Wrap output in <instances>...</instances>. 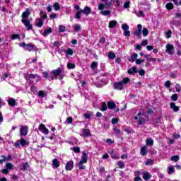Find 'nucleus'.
<instances>
[{
	"instance_id": "c756f323",
	"label": "nucleus",
	"mask_w": 181,
	"mask_h": 181,
	"mask_svg": "<svg viewBox=\"0 0 181 181\" xmlns=\"http://www.w3.org/2000/svg\"><path fill=\"white\" fill-rule=\"evenodd\" d=\"M8 104L11 106L13 107L16 104V100H15L14 98H9L8 99Z\"/></svg>"
},
{
	"instance_id": "e433bc0d",
	"label": "nucleus",
	"mask_w": 181,
	"mask_h": 181,
	"mask_svg": "<svg viewBox=\"0 0 181 181\" xmlns=\"http://www.w3.org/2000/svg\"><path fill=\"white\" fill-rule=\"evenodd\" d=\"M168 173V175H172V173H175V167L173 166L169 167Z\"/></svg>"
},
{
	"instance_id": "9b49d317",
	"label": "nucleus",
	"mask_w": 181,
	"mask_h": 181,
	"mask_svg": "<svg viewBox=\"0 0 181 181\" xmlns=\"http://www.w3.org/2000/svg\"><path fill=\"white\" fill-rule=\"evenodd\" d=\"M83 134H81V136L83 137H88L91 136V132H90V129H82Z\"/></svg>"
},
{
	"instance_id": "4d7b16f0",
	"label": "nucleus",
	"mask_w": 181,
	"mask_h": 181,
	"mask_svg": "<svg viewBox=\"0 0 181 181\" xmlns=\"http://www.w3.org/2000/svg\"><path fill=\"white\" fill-rule=\"evenodd\" d=\"M173 101H177V94L175 93L171 96Z\"/></svg>"
},
{
	"instance_id": "473e14b6",
	"label": "nucleus",
	"mask_w": 181,
	"mask_h": 181,
	"mask_svg": "<svg viewBox=\"0 0 181 181\" xmlns=\"http://www.w3.org/2000/svg\"><path fill=\"white\" fill-rule=\"evenodd\" d=\"M19 141L21 146H25L28 144V141H26V140H25L23 138H21Z\"/></svg>"
},
{
	"instance_id": "393cba45",
	"label": "nucleus",
	"mask_w": 181,
	"mask_h": 181,
	"mask_svg": "<svg viewBox=\"0 0 181 181\" xmlns=\"http://www.w3.org/2000/svg\"><path fill=\"white\" fill-rule=\"evenodd\" d=\"M136 60H138V54L135 53L134 54L132 55L129 62H131V63H134V62H136Z\"/></svg>"
},
{
	"instance_id": "dca6fc26",
	"label": "nucleus",
	"mask_w": 181,
	"mask_h": 181,
	"mask_svg": "<svg viewBox=\"0 0 181 181\" xmlns=\"http://www.w3.org/2000/svg\"><path fill=\"white\" fill-rule=\"evenodd\" d=\"M52 166L54 169H57V168L60 166V163H59V160L57 158L52 160Z\"/></svg>"
},
{
	"instance_id": "c03bdc74",
	"label": "nucleus",
	"mask_w": 181,
	"mask_h": 181,
	"mask_svg": "<svg viewBox=\"0 0 181 181\" xmlns=\"http://www.w3.org/2000/svg\"><path fill=\"white\" fill-rule=\"evenodd\" d=\"M171 160L173 162H178L179 161V156H173L170 158Z\"/></svg>"
},
{
	"instance_id": "39448f33",
	"label": "nucleus",
	"mask_w": 181,
	"mask_h": 181,
	"mask_svg": "<svg viewBox=\"0 0 181 181\" xmlns=\"http://www.w3.org/2000/svg\"><path fill=\"white\" fill-rule=\"evenodd\" d=\"M28 129L29 127L28 126H21L20 136H26V135H28Z\"/></svg>"
},
{
	"instance_id": "b1692460",
	"label": "nucleus",
	"mask_w": 181,
	"mask_h": 181,
	"mask_svg": "<svg viewBox=\"0 0 181 181\" xmlns=\"http://www.w3.org/2000/svg\"><path fill=\"white\" fill-rule=\"evenodd\" d=\"M28 168H29V163L28 162L23 163L21 164V170H28Z\"/></svg>"
},
{
	"instance_id": "5701e85b",
	"label": "nucleus",
	"mask_w": 181,
	"mask_h": 181,
	"mask_svg": "<svg viewBox=\"0 0 181 181\" xmlns=\"http://www.w3.org/2000/svg\"><path fill=\"white\" fill-rule=\"evenodd\" d=\"M107 107L109 110H114L115 107H117V105H115V103L114 102H109L107 103Z\"/></svg>"
},
{
	"instance_id": "cd10ccee",
	"label": "nucleus",
	"mask_w": 181,
	"mask_h": 181,
	"mask_svg": "<svg viewBox=\"0 0 181 181\" xmlns=\"http://www.w3.org/2000/svg\"><path fill=\"white\" fill-rule=\"evenodd\" d=\"M129 74H134V73H138V69L136 67H132L128 70Z\"/></svg>"
},
{
	"instance_id": "6ab92c4d",
	"label": "nucleus",
	"mask_w": 181,
	"mask_h": 181,
	"mask_svg": "<svg viewBox=\"0 0 181 181\" xmlns=\"http://www.w3.org/2000/svg\"><path fill=\"white\" fill-rule=\"evenodd\" d=\"M101 11L100 12V15H103V16H110L111 15V11L110 10H100Z\"/></svg>"
},
{
	"instance_id": "4be33fe9",
	"label": "nucleus",
	"mask_w": 181,
	"mask_h": 181,
	"mask_svg": "<svg viewBox=\"0 0 181 181\" xmlns=\"http://www.w3.org/2000/svg\"><path fill=\"white\" fill-rule=\"evenodd\" d=\"M170 108H172L173 110V111H175V112H177V111H179V107L176 106V103H171L170 104Z\"/></svg>"
},
{
	"instance_id": "7c9ffc66",
	"label": "nucleus",
	"mask_w": 181,
	"mask_h": 181,
	"mask_svg": "<svg viewBox=\"0 0 181 181\" xmlns=\"http://www.w3.org/2000/svg\"><path fill=\"white\" fill-rule=\"evenodd\" d=\"M40 15L42 19H47V14H46V13H45V11H40Z\"/></svg>"
},
{
	"instance_id": "2eb2a0df",
	"label": "nucleus",
	"mask_w": 181,
	"mask_h": 181,
	"mask_svg": "<svg viewBox=\"0 0 181 181\" xmlns=\"http://www.w3.org/2000/svg\"><path fill=\"white\" fill-rule=\"evenodd\" d=\"M117 25H118V22H117V21L115 20H112L109 22L110 29H113V28H117Z\"/></svg>"
},
{
	"instance_id": "e2e57ef3",
	"label": "nucleus",
	"mask_w": 181,
	"mask_h": 181,
	"mask_svg": "<svg viewBox=\"0 0 181 181\" xmlns=\"http://www.w3.org/2000/svg\"><path fill=\"white\" fill-rule=\"evenodd\" d=\"M175 90L176 91H177V93H180V90H181L180 85L179 84L175 85Z\"/></svg>"
},
{
	"instance_id": "9d476101",
	"label": "nucleus",
	"mask_w": 181,
	"mask_h": 181,
	"mask_svg": "<svg viewBox=\"0 0 181 181\" xmlns=\"http://www.w3.org/2000/svg\"><path fill=\"white\" fill-rule=\"evenodd\" d=\"M74 166V163L73 162V160H70L66 163L65 166V169L66 170H73Z\"/></svg>"
},
{
	"instance_id": "2f4dec72",
	"label": "nucleus",
	"mask_w": 181,
	"mask_h": 181,
	"mask_svg": "<svg viewBox=\"0 0 181 181\" xmlns=\"http://www.w3.org/2000/svg\"><path fill=\"white\" fill-rule=\"evenodd\" d=\"M117 165L119 166V169H124V168H125V165L122 160L118 161Z\"/></svg>"
},
{
	"instance_id": "8fccbe9b",
	"label": "nucleus",
	"mask_w": 181,
	"mask_h": 181,
	"mask_svg": "<svg viewBox=\"0 0 181 181\" xmlns=\"http://www.w3.org/2000/svg\"><path fill=\"white\" fill-rule=\"evenodd\" d=\"M46 129V126H45V124H40L39 127H38V129L39 131H40L41 132L45 130Z\"/></svg>"
},
{
	"instance_id": "7ed1b4c3",
	"label": "nucleus",
	"mask_w": 181,
	"mask_h": 181,
	"mask_svg": "<svg viewBox=\"0 0 181 181\" xmlns=\"http://www.w3.org/2000/svg\"><path fill=\"white\" fill-rule=\"evenodd\" d=\"M144 117H145V115L144 114V112H139L137 114V116L134 117V119L138 120L139 125H144V124H145L146 122Z\"/></svg>"
},
{
	"instance_id": "de8ad7c7",
	"label": "nucleus",
	"mask_w": 181,
	"mask_h": 181,
	"mask_svg": "<svg viewBox=\"0 0 181 181\" xmlns=\"http://www.w3.org/2000/svg\"><path fill=\"white\" fill-rule=\"evenodd\" d=\"M98 66V64L95 62H92L90 67L93 70H95V69H97V66Z\"/></svg>"
},
{
	"instance_id": "49530a36",
	"label": "nucleus",
	"mask_w": 181,
	"mask_h": 181,
	"mask_svg": "<svg viewBox=\"0 0 181 181\" xmlns=\"http://www.w3.org/2000/svg\"><path fill=\"white\" fill-rule=\"evenodd\" d=\"M107 103H102V108L100 109V111H107Z\"/></svg>"
},
{
	"instance_id": "f03ea898",
	"label": "nucleus",
	"mask_w": 181,
	"mask_h": 181,
	"mask_svg": "<svg viewBox=\"0 0 181 181\" xmlns=\"http://www.w3.org/2000/svg\"><path fill=\"white\" fill-rule=\"evenodd\" d=\"M25 79L28 80L29 81H31L33 83L35 80V83H37L40 80V76L37 74H30L28 73L25 74Z\"/></svg>"
},
{
	"instance_id": "09e8293b",
	"label": "nucleus",
	"mask_w": 181,
	"mask_h": 181,
	"mask_svg": "<svg viewBox=\"0 0 181 181\" xmlns=\"http://www.w3.org/2000/svg\"><path fill=\"white\" fill-rule=\"evenodd\" d=\"M53 8H54L55 11H60V4L59 3H55Z\"/></svg>"
},
{
	"instance_id": "69168bd1",
	"label": "nucleus",
	"mask_w": 181,
	"mask_h": 181,
	"mask_svg": "<svg viewBox=\"0 0 181 181\" xmlns=\"http://www.w3.org/2000/svg\"><path fill=\"white\" fill-rule=\"evenodd\" d=\"M66 122L68 123V124H71V122H73V118H72V117H68V118L66 119Z\"/></svg>"
},
{
	"instance_id": "f257e3e1",
	"label": "nucleus",
	"mask_w": 181,
	"mask_h": 181,
	"mask_svg": "<svg viewBox=\"0 0 181 181\" xmlns=\"http://www.w3.org/2000/svg\"><path fill=\"white\" fill-rule=\"evenodd\" d=\"M129 81H131V79L128 77H125L122 81L114 83L113 87L115 90H123L125 86H127V83H129Z\"/></svg>"
},
{
	"instance_id": "5fc2aeb1",
	"label": "nucleus",
	"mask_w": 181,
	"mask_h": 181,
	"mask_svg": "<svg viewBox=\"0 0 181 181\" xmlns=\"http://www.w3.org/2000/svg\"><path fill=\"white\" fill-rule=\"evenodd\" d=\"M6 168H7L8 170H11L12 168H13V165L11 163H6Z\"/></svg>"
},
{
	"instance_id": "0eeeda50",
	"label": "nucleus",
	"mask_w": 181,
	"mask_h": 181,
	"mask_svg": "<svg viewBox=\"0 0 181 181\" xmlns=\"http://www.w3.org/2000/svg\"><path fill=\"white\" fill-rule=\"evenodd\" d=\"M165 52L168 53V54H173V50H175V47L170 44H168L165 46Z\"/></svg>"
},
{
	"instance_id": "ddd939ff",
	"label": "nucleus",
	"mask_w": 181,
	"mask_h": 181,
	"mask_svg": "<svg viewBox=\"0 0 181 181\" xmlns=\"http://www.w3.org/2000/svg\"><path fill=\"white\" fill-rule=\"evenodd\" d=\"M82 13H83L84 15H86V16H88L90 13H91V8L88 6L84 7L83 10H81Z\"/></svg>"
},
{
	"instance_id": "79ce46f5",
	"label": "nucleus",
	"mask_w": 181,
	"mask_h": 181,
	"mask_svg": "<svg viewBox=\"0 0 181 181\" xmlns=\"http://www.w3.org/2000/svg\"><path fill=\"white\" fill-rule=\"evenodd\" d=\"M38 97H40V98H45V97H46V94H45L43 90H40L38 92Z\"/></svg>"
},
{
	"instance_id": "a878e982",
	"label": "nucleus",
	"mask_w": 181,
	"mask_h": 181,
	"mask_svg": "<svg viewBox=\"0 0 181 181\" xmlns=\"http://www.w3.org/2000/svg\"><path fill=\"white\" fill-rule=\"evenodd\" d=\"M146 144L147 145V146H152V145H153V139H152L151 138H148L146 140Z\"/></svg>"
},
{
	"instance_id": "0e129e2a",
	"label": "nucleus",
	"mask_w": 181,
	"mask_h": 181,
	"mask_svg": "<svg viewBox=\"0 0 181 181\" xmlns=\"http://www.w3.org/2000/svg\"><path fill=\"white\" fill-rule=\"evenodd\" d=\"M129 4H131L130 1H127L124 4V8H125L126 9L129 8Z\"/></svg>"
},
{
	"instance_id": "bf43d9fd",
	"label": "nucleus",
	"mask_w": 181,
	"mask_h": 181,
	"mask_svg": "<svg viewBox=\"0 0 181 181\" xmlns=\"http://www.w3.org/2000/svg\"><path fill=\"white\" fill-rule=\"evenodd\" d=\"M15 148H19L21 146V141L20 140L16 141V142L14 144Z\"/></svg>"
},
{
	"instance_id": "a211bd4d",
	"label": "nucleus",
	"mask_w": 181,
	"mask_h": 181,
	"mask_svg": "<svg viewBox=\"0 0 181 181\" xmlns=\"http://www.w3.org/2000/svg\"><path fill=\"white\" fill-rule=\"evenodd\" d=\"M43 23H45V22H43L42 18H37L35 21V25L37 26V28H42V26H43Z\"/></svg>"
},
{
	"instance_id": "6e6552de",
	"label": "nucleus",
	"mask_w": 181,
	"mask_h": 181,
	"mask_svg": "<svg viewBox=\"0 0 181 181\" xmlns=\"http://www.w3.org/2000/svg\"><path fill=\"white\" fill-rule=\"evenodd\" d=\"M111 6V2H107L105 4L103 3L99 4L98 6V11H103V9H105V8H110Z\"/></svg>"
},
{
	"instance_id": "37998d69",
	"label": "nucleus",
	"mask_w": 181,
	"mask_h": 181,
	"mask_svg": "<svg viewBox=\"0 0 181 181\" xmlns=\"http://www.w3.org/2000/svg\"><path fill=\"white\" fill-rule=\"evenodd\" d=\"M74 30H75V32H78L79 30H81V25H80L78 24H76L74 25Z\"/></svg>"
},
{
	"instance_id": "20e7f679",
	"label": "nucleus",
	"mask_w": 181,
	"mask_h": 181,
	"mask_svg": "<svg viewBox=\"0 0 181 181\" xmlns=\"http://www.w3.org/2000/svg\"><path fill=\"white\" fill-rule=\"evenodd\" d=\"M122 29L123 30L124 36H126L127 37H129V36H131V32H129V25L125 23L122 24Z\"/></svg>"
},
{
	"instance_id": "052dcab7",
	"label": "nucleus",
	"mask_w": 181,
	"mask_h": 181,
	"mask_svg": "<svg viewBox=\"0 0 181 181\" xmlns=\"http://www.w3.org/2000/svg\"><path fill=\"white\" fill-rule=\"evenodd\" d=\"M1 173L4 175H8V173H9V170H8V168H4L1 170Z\"/></svg>"
},
{
	"instance_id": "603ef678",
	"label": "nucleus",
	"mask_w": 181,
	"mask_h": 181,
	"mask_svg": "<svg viewBox=\"0 0 181 181\" xmlns=\"http://www.w3.org/2000/svg\"><path fill=\"white\" fill-rule=\"evenodd\" d=\"M141 63H145V59H136V64L139 65Z\"/></svg>"
},
{
	"instance_id": "338daca9",
	"label": "nucleus",
	"mask_w": 181,
	"mask_h": 181,
	"mask_svg": "<svg viewBox=\"0 0 181 181\" xmlns=\"http://www.w3.org/2000/svg\"><path fill=\"white\" fill-rule=\"evenodd\" d=\"M166 35H167V38L169 39L171 36H172V30H168L167 33H166Z\"/></svg>"
},
{
	"instance_id": "3c124183",
	"label": "nucleus",
	"mask_w": 181,
	"mask_h": 181,
	"mask_svg": "<svg viewBox=\"0 0 181 181\" xmlns=\"http://www.w3.org/2000/svg\"><path fill=\"white\" fill-rule=\"evenodd\" d=\"M67 67H68V69H75L76 64H71V63L69 62V63H68V64H67Z\"/></svg>"
},
{
	"instance_id": "c9c22d12",
	"label": "nucleus",
	"mask_w": 181,
	"mask_h": 181,
	"mask_svg": "<svg viewBox=\"0 0 181 181\" xmlns=\"http://www.w3.org/2000/svg\"><path fill=\"white\" fill-rule=\"evenodd\" d=\"M81 13H83V11H81V10L77 11L75 16L76 19H81Z\"/></svg>"
},
{
	"instance_id": "4468645a",
	"label": "nucleus",
	"mask_w": 181,
	"mask_h": 181,
	"mask_svg": "<svg viewBox=\"0 0 181 181\" xmlns=\"http://www.w3.org/2000/svg\"><path fill=\"white\" fill-rule=\"evenodd\" d=\"M87 162V153H83L81 160L79 161V165H83Z\"/></svg>"
},
{
	"instance_id": "412c9836",
	"label": "nucleus",
	"mask_w": 181,
	"mask_h": 181,
	"mask_svg": "<svg viewBox=\"0 0 181 181\" xmlns=\"http://www.w3.org/2000/svg\"><path fill=\"white\" fill-rule=\"evenodd\" d=\"M150 177H152L151 173L147 172L143 173V179H144V180H149Z\"/></svg>"
},
{
	"instance_id": "a19ab883",
	"label": "nucleus",
	"mask_w": 181,
	"mask_h": 181,
	"mask_svg": "<svg viewBox=\"0 0 181 181\" xmlns=\"http://www.w3.org/2000/svg\"><path fill=\"white\" fill-rule=\"evenodd\" d=\"M134 35L135 36H137V37L141 38V35H142V31H139L138 30H136L134 33Z\"/></svg>"
},
{
	"instance_id": "774afa93",
	"label": "nucleus",
	"mask_w": 181,
	"mask_h": 181,
	"mask_svg": "<svg viewBox=\"0 0 181 181\" xmlns=\"http://www.w3.org/2000/svg\"><path fill=\"white\" fill-rule=\"evenodd\" d=\"M139 76H145V70L141 69L139 71Z\"/></svg>"
},
{
	"instance_id": "72a5a7b5",
	"label": "nucleus",
	"mask_w": 181,
	"mask_h": 181,
	"mask_svg": "<svg viewBox=\"0 0 181 181\" xmlns=\"http://www.w3.org/2000/svg\"><path fill=\"white\" fill-rule=\"evenodd\" d=\"M1 78L6 81L8 78H11V74H8V73L4 74V76Z\"/></svg>"
},
{
	"instance_id": "bb28decb",
	"label": "nucleus",
	"mask_w": 181,
	"mask_h": 181,
	"mask_svg": "<svg viewBox=\"0 0 181 181\" xmlns=\"http://www.w3.org/2000/svg\"><path fill=\"white\" fill-rule=\"evenodd\" d=\"M92 115H93V112H87L86 113H85L83 115V117H84V118H86V119H90L91 118Z\"/></svg>"
},
{
	"instance_id": "c85d7f7f",
	"label": "nucleus",
	"mask_w": 181,
	"mask_h": 181,
	"mask_svg": "<svg viewBox=\"0 0 181 181\" xmlns=\"http://www.w3.org/2000/svg\"><path fill=\"white\" fill-rule=\"evenodd\" d=\"M63 52L64 53H66L67 55H69V56H73V49H70V48H69L68 49H64V50H63Z\"/></svg>"
},
{
	"instance_id": "a18cd8bd",
	"label": "nucleus",
	"mask_w": 181,
	"mask_h": 181,
	"mask_svg": "<svg viewBox=\"0 0 181 181\" xmlns=\"http://www.w3.org/2000/svg\"><path fill=\"white\" fill-rule=\"evenodd\" d=\"M59 32L63 33V32H66V30H67V29L66 28V27L64 25H59Z\"/></svg>"
},
{
	"instance_id": "aec40b11",
	"label": "nucleus",
	"mask_w": 181,
	"mask_h": 181,
	"mask_svg": "<svg viewBox=\"0 0 181 181\" xmlns=\"http://www.w3.org/2000/svg\"><path fill=\"white\" fill-rule=\"evenodd\" d=\"M60 73H62V68H58V69H57L55 70L52 71V74L55 77H57V76H59Z\"/></svg>"
},
{
	"instance_id": "6e6d98bb",
	"label": "nucleus",
	"mask_w": 181,
	"mask_h": 181,
	"mask_svg": "<svg viewBox=\"0 0 181 181\" xmlns=\"http://www.w3.org/2000/svg\"><path fill=\"white\" fill-rule=\"evenodd\" d=\"M145 165L146 166H148L149 165H153V160H152L151 159H148L147 161L146 162Z\"/></svg>"
},
{
	"instance_id": "864d4df0",
	"label": "nucleus",
	"mask_w": 181,
	"mask_h": 181,
	"mask_svg": "<svg viewBox=\"0 0 181 181\" xmlns=\"http://www.w3.org/2000/svg\"><path fill=\"white\" fill-rule=\"evenodd\" d=\"M19 37H21L18 34H13V35H11L12 40H15L16 39H19Z\"/></svg>"
},
{
	"instance_id": "ea45409f",
	"label": "nucleus",
	"mask_w": 181,
	"mask_h": 181,
	"mask_svg": "<svg viewBox=\"0 0 181 181\" xmlns=\"http://www.w3.org/2000/svg\"><path fill=\"white\" fill-rule=\"evenodd\" d=\"M165 8H166V9H170V10L173 9V8H174L173 4H172V3L167 4L165 5Z\"/></svg>"
},
{
	"instance_id": "680f3d73",
	"label": "nucleus",
	"mask_w": 181,
	"mask_h": 181,
	"mask_svg": "<svg viewBox=\"0 0 181 181\" xmlns=\"http://www.w3.org/2000/svg\"><path fill=\"white\" fill-rule=\"evenodd\" d=\"M165 87H166V88H170V81H167L165 82Z\"/></svg>"
},
{
	"instance_id": "f3484780",
	"label": "nucleus",
	"mask_w": 181,
	"mask_h": 181,
	"mask_svg": "<svg viewBox=\"0 0 181 181\" xmlns=\"http://www.w3.org/2000/svg\"><path fill=\"white\" fill-rule=\"evenodd\" d=\"M140 153L141 156H145L146 153H148V147L146 146H144L141 148Z\"/></svg>"
},
{
	"instance_id": "f704fd0d",
	"label": "nucleus",
	"mask_w": 181,
	"mask_h": 181,
	"mask_svg": "<svg viewBox=\"0 0 181 181\" xmlns=\"http://www.w3.org/2000/svg\"><path fill=\"white\" fill-rule=\"evenodd\" d=\"M49 33H52V29L50 28L44 30V36H47V35H49Z\"/></svg>"
},
{
	"instance_id": "f8f14e48",
	"label": "nucleus",
	"mask_w": 181,
	"mask_h": 181,
	"mask_svg": "<svg viewBox=\"0 0 181 181\" xmlns=\"http://www.w3.org/2000/svg\"><path fill=\"white\" fill-rule=\"evenodd\" d=\"M30 16V10L29 8H26L25 11L22 13V19H26L29 18Z\"/></svg>"
},
{
	"instance_id": "13d9d810",
	"label": "nucleus",
	"mask_w": 181,
	"mask_h": 181,
	"mask_svg": "<svg viewBox=\"0 0 181 181\" xmlns=\"http://www.w3.org/2000/svg\"><path fill=\"white\" fill-rule=\"evenodd\" d=\"M74 152H75V153H79L80 152V147H74L73 148Z\"/></svg>"
},
{
	"instance_id": "58836bf2",
	"label": "nucleus",
	"mask_w": 181,
	"mask_h": 181,
	"mask_svg": "<svg viewBox=\"0 0 181 181\" xmlns=\"http://www.w3.org/2000/svg\"><path fill=\"white\" fill-rule=\"evenodd\" d=\"M142 33H143V36H148V35H149V30H148L147 28H144L142 30Z\"/></svg>"
},
{
	"instance_id": "423d86ee",
	"label": "nucleus",
	"mask_w": 181,
	"mask_h": 181,
	"mask_svg": "<svg viewBox=\"0 0 181 181\" xmlns=\"http://www.w3.org/2000/svg\"><path fill=\"white\" fill-rule=\"evenodd\" d=\"M21 47H23L25 50H27L28 52H32L33 50V45L30 44H25V43H22L20 44Z\"/></svg>"
},
{
	"instance_id": "1a4fd4ad",
	"label": "nucleus",
	"mask_w": 181,
	"mask_h": 181,
	"mask_svg": "<svg viewBox=\"0 0 181 181\" xmlns=\"http://www.w3.org/2000/svg\"><path fill=\"white\" fill-rule=\"evenodd\" d=\"M22 23H23L24 26L27 28L28 30H32V24H30V21L26 20V19H22L21 20Z\"/></svg>"
},
{
	"instance_id": "4c0bfd02",
	"label": "nucleus",
	"mask_w": 181,
	"mask_h": 181,
	"mask_svg": "<svg viewBox=\"0 0 181 181\" xmlns=\"http://www.w3.org/2000/svg\"><path fill=\"white\" fill-rule=\"evenodd\" d=\"M107 56L109 59L112 60H113V59H115L117 57V56L114 54V52H109Z\"/></svg>"
}]
</instances>
